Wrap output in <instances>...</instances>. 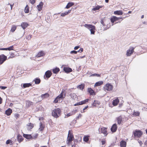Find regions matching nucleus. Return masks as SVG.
I'll return each mask as SVG.
<instances>
[{"label": "nucleus", "mask_w": 147, "mask_h": 147, "mask_svg": "<svg viewBox=\"0 0 147 147\" xmlns=\"http://www.w3.org/2000/svg\"><path fill=\"white\" fill-rule=\"evenodd\" d=\"M35 1L36 0H30V3L33 5L35 3Z\"/></svg>", "instance_id": "49"}, {"label": "nucleus", "mask_w": 147, "mask_h": 147, "mask_svg": "<svg viewBox=\"0 0 147 147\" xmlns=\"http://www.w3.org/2000/svg\"><path fill=\"white\" fill-rule=\"evenodd\" d=\"M144 144L146 146H147V140H146L144 142Z\"/></svg>", "instance_id": "64"}, {"label": "nucleus", "mask_w": 147, "mask_h": 147, "mask_svg": "<svg viewBox=\"0 0 147 147\" xmlns=\"http://www.w3.org/2000/svg\"><path fill=\"white\" fill-rule=\"evenodd\" d=\"M16 27L15 26H13L11 29V31L12 32H13L16 30Z\"/></svg>", "instance_id": "40"}, {"label": "nucleus", "mask_w": 147, "mask_h": 147, "mask_svg": "<svg viewBox=\"0 0 147 147\" xmlns=\"http://www.w3.org/2000/svg\"><path fill=\"white\" fill-rule=\"evenodd\" d=\"M60 71V69L59 68L56 67L55 68H54L52 69V71L53 73L55 74H57Z\"/></svg>", "instance_id": "17"}, {"label": "nucleus", "mask_w": 147, "mask_h": 147, "mask_svg": "<svg viewBox=\"0 0 147 147\" xmlns=\"http://www.w3.org/2000/svg\"><path fill=\"white\" fill-rule=\"evenodd\" d=\"M32 102L29 100L27 101L26 102V105L27 107H29L33 104Z\"/></svg>", "instance_id": "33"}, {"label": "nucleus", "mask_w": 147, "mask_h": 147, "mask_svg": "<svg viewBox=\"0 0 147 147\" xmlns=\"http://www.w3.org/2000/svg\"><path fill=\"white\" fill-rule=\"evenodd\" d=\"M83 49L82 48H81L79 50L77 51V53L79 52L80 51V53H81V52H83Z\"/></svg>", "instance_id": "53"}, {"label": "nucleus", "mask_w": 147, "mask_h": 147, "mask_svg": "<svg viewBox=\"0 0 147 147\" xmlns=\"http://www.w3.org/2000/svg\"><path fill=\"white\" fill-rule=\"evenodd\" d=\"M96 76L97 77H100V75L99 74H92L90 76Z\"/></svg>", "instance_id": "43"}, {"label": "nucleus", "mask_w": 147, "mask_h": 147, "mask_svg": "<svg viewBox=\"0 0 147 147\" xmlns=\"http://www.w3.org/2000/svg\"><path fill=\"white\" fill-rule=\"evenodd\" d=\"M45 126L43 125L42 124L41 122L40 123V128L39 129V130L40 131H42L44 128Z\"/></svg>", "instance_id": "28"}, {"label": "nucleus", "mask_w": 147, "mask_h": 147, "mask_svg": "<svg viewBox=\"0 0 147 147\" xmlns=\"http://www.w3.org/2000/svg\"><path fill=\"white\" fill-rule=\"evenodd\" d=\"M17 139L19 142H22L23 140L22 136L20 134H18L17 136Z\"/></svg>", "instance_id": "27"}, {"label": "nucleus", "mask_w": 147, "mask_h": 147, "mask_svg": "<svg viewBox=\"0 0 147 147\" xmlns=\"http://www.w3.org/2000/svg\"><path fill=\"white\" fill-rule=\"evenodd\" d=\"M23 136L28 139H30L32 138V136L30 134H23Z\"/></svg>", "instance_id": "25"}, {"label": "nucleus", "mask_w": 147, "mask_h": 147, "mask_svg": "<svg viewBox=\"0 0 147 147\" xmlns=\"http://www.w3.org/2000/svg\"><path fill=\"white\" fill-rule=\"evenodd\" d=\"M117 128V127L116 124L115 123L113 125L111 129V131L113 132H115L116 131Z\"/></svg>", "instance_id": "15"}, {"label": "nucleus", "mask_w": 147, "mask_h": 147, "mask_svg": "<svg viewBox=\"0 0 147 147\" xmlns=\"http://www.w3.org/2000/svg\"><path fill=\"white\" fill-rule=\"evenodd\" d=\"M7 88V87L6 86H0V88L3 90L5 89L6 88Z\"/></svg>", "instance_id": "52"}, {"label": "nucleus", "mask_w": 147, "mask_h": 147, "mask_svg": "<svg viewBox=\"0 0 147 147\" xmlns=\"http://www.w3.org/2000/svg\"><path fill=\"white\" fill-rule=\"evenodd\" d=\"M9 53H10V55L8 57V59L12 58L15 57V55L14 53L12 52L11 53L10 52H9Z\"/></svg>", "instance_id": "39"}, {"label": "nucleus", "mask_w": 147, "mask_h": 147, "mask_svg": "<svg viewBox=\"0 0 147 147\" xmlns=\"http://www.w3.org/2000/svg\"><path fill=\"white\" fill-rule=\"evenodd\" d=\"M88 101H89V99H86V100H84L80 102V105H83V104H85L87 102H88Z\"/></svg>", "instance_id": "34"}, {"label": "nucleus", "mask_w": 147, "mask_h": 147, "mask_svg": "<svg viewBox=\"0 0 147 147\" xmlns=\"http://www.w3.org/2000/svg\"><path fill=\"white\" fill-rule=\"evenodd\" d=\"M70 53L71 54H76L77 53V51H75V50L71 51L70 52Z\"/></svg>", "instance_id": "46"}, {"label": "nucleus", "mask_w": 147, "mask_h": 147, "mask_svg": "<svg viewBox=\"0 0 147 147\" xmlns=\"http://www.w3.org/2000/svg\"><path fill=\"white\" fill-rule=\"evenodd\" d=\"M82 116V114H79L78 115V116L76 118V120H77L78 119H79Z\"/></svg>", "instance_id": "50"}, {"label": "nucleus", "mask_w": 147, "mask_h": 147, "mask_svg": "<svg viewBox=\"0 0 147 147\" xmlns=\"http://www.w3.org/2000/svg\"><path fill=\"white\" fill-rule=\"evenodd\" d=\"M70 96L73 99L76 98V95L75 93H73L70 94Z\"/></svg>", "instance_id": "37"}, {"label": "nucleus", "mask_w": 147, "mask_h": 147, "mask_svg": "<svg viewBox=\"0 0 147 147\" xmlns=\"http://www.w3.org/2000/svg\"><path fill=\"white\" fill-rule=\"evenodd\" d=\"M28 127H29L28 128V129H29L30 130L32 129L33 127V124L29 123L28 125Z\"/></svg>", "instance_id": "41"}, {"label": "nucleus", "mask_w": 147, "mask_h": 147, "mask_svg": "<svg viewBox=\"0 0 147 147\" xmlns=\"http://www.w3.org/2000/svg\"><path fill=\"white\" fill-rule=\"evenodd\" d=\"M94 101L95 102V104L96 105H99L100 104V102L98 100H94Z\"/></svg>", "instance_id": "45"}, {"label": "nucleus", "mask_w": 147, "mask_h": 147, "mask_svg": "<svg viewBox=\"0 0 147 147\" xmlns=\"http://www.w3.org/2000/svg\"><path fill=\"white\" fill-rule=\"evenodd\" d=\"M123 13V12L121 10H117L114 12V13L115 15H122Z\"/></svg>", "instance_id": "22"}, {"label": "nucleus", "mask_w": 147, "mask_h": 147, "mask_svg": "<svg viewBox=\"0 0 147 147\" xmlns=\"http://www.w3.org/2000/svg\"><path fill=\"white\" fill-rule=\"evenodd\" d=\"M92 106H93V107H97V106L95 104V102L94 101V102L92 103Z\"/></svg>", "instance_id": "57"}, {"label": "nucleus", "mask_w": 147, "mask_h": 147, "mask_svg": "<svg viewBox=\"0 0 147 147\" xmlns=\"http://www.w3.org/2000/svg\"><path fill=\"white\" fill-rule=\"evenodd\" d=\"M63 70L66 73H69L72 71V69L69 67H64Z\"/></svg>", "instance_id": "10"}, {"label": "nucleus", "mask_w": 147, "mask_h": 147, "mask_svg": "<svg viewBox=\"0 0 147 147\" xmlns=\"http://www.w3.org/2000/svg\"><path fill=\"white\" fill-rule=\"evenodd\" d=\"M24 11L25 13H27L29 12V9L28 5H26L24 9Z\"/></svg>", "instance_id": "38"}, {"label": "nucleus", "mask_w": 147, "mask_h": 147, "mask_svg": "<svg viewBox=\"0 0 147 147\" xmlns=\"http://www.w3.org/2000/svg\"><path fill=\"white\" fill-rule=\"evenodd\" d=\"M88 92L90 94V95H95L96 94L94 90L91 88H88Z\"/></svg>", "instance_id": "16"}, {"label": "nucleus", "mask_w": 147, "mask_h": 147, "mask_svg": "<svg viewBox=\"0 0 147 147\" xmlns=\"http://www.w3.org/2000/svg\"><path fill=\"white\" fill-rule=\"evenodd\" d=\"M45 55V53L43 51H41L39 52L38 54L36 55V58H38L40 57L43 56Z\"/></svg>", "instance_id": "12"}, {"label": "nucleus", "mask_w": 147, "mask_h": 147, "mask_svg": "<svg viewBox=\"0 0 147 147\" xmlns=\"http://www.w3.org/2000/svg\"><path fill=\"white\" fill-rule=\"evenodd\" d=\"M28 25V24L26 22H23L21 24V26L23 29H24Z\"/></svg>", "instance_id": "18"}, {"label": "nucleus", "mask_w": 147, "mask_h": 147, "mask_svg": "<svg viewBox=\"0 0 147 147\" xmlns=\"http://www.w3.org/2000/svg\"><path fill=\"white\" fill-rule=\"evenodd\" d=\"M71 11V10H68V11H66L67 14H68L70 13Z\"/></svg>", "instance_id": "62"}, {"label": "nucleus", "mask_w": 147, "mask_h": 147, "mask_svg": "<svg viewBox=\"0 0 147 147\" xmlns=\"http://www.w3.org/2000/svg\"><path fill=\"white\" fill-rule=\"evenodd\" d=\"M43 3L42 2H40L39 5H38L37 6V8L39 11H41L42 9Z\"/></svg>", "instance_id": "13"}, {"label": "nucleus", "mask_w": 147, "mask_h": 147, "mask_svg": "<svg viewBox=\"0 0 147 147\" xmlns=\"http://www.w3.org/2000/svg\"><path fill=\"white\" fill-rule=\"evenodd\" d=\"M102 144V145H104L105 144V142L104 140H102L101 141Z\"/></svg>", "instance_id": "60"}, {"label": "nucleus", "mask_w": 147, "mask_h": 147, "mask_svg": "<svg viewBox=\"0 0 147 147\" xmlns=\"http://www.w3.org/2000/svg\"><path fill=\"white\" fill-rule=\"evenodd\" d=\"M119 102V100L117 98L113 100V101L112 104L114 106H115L117 105L118 104Z\"/></svg>", "instance_id": "21"}, {"label": "nucleus", "mask_w": 147, "mask_h": 147, "mask_svg": "<svg viewBox=\"0 0 147 147\" xmlns=\"http://www.w3.org/2000/svg\"><path fill=\"white\" fill-rule=\"evenodd\" d=\"M49 96V94L47 93H46L44 94H42L41 96V97L43 99L45 98L48 97Z\"/></svg>", "instance_id": "35"}, {"label": "nucleus", "mask_w": 147, "mask_h": 147, "mask_svg": "<svg viewBox=\"0 0 147 147\" xmlns=\"http://www.w3.org/2000/svg\"><path fill=\"white\" fill-rule=\"evenodd\" d=\"M88 137V136H84L83 138L84 141L86 142H87L89 139Z\"/></svg>", "instance_id": "36"}, {"label": "nucleus", "mask_w": 147, "mask_h": 147, "mask_svg": "<svg viewBox=\"0 0 147 147\" xmlns=\"http://www.w3.org/2000/svg\"><path fill=\"white\" fill-rule=\"evenodd\" d=\"M32 85L30 83H25L23 84V86L24 88H25L26 87H28L30 86H31Z\"/></svg>", "instance_id": "32"}, {"label": "nucleus", "mask_w": 147, "mask_h": 147, "mask_svg": "<svg viewBox=\"0 0 147 147\" xmlns=\"http://www.w3.org/2000/svg\"><path fill=\"white\" fill-rule=\"evenodd\" d=\"M7 59V57L4 54L0 55V64H3Z\"/></svg>", "instance_id": "5"}, {"label": "nucleus", "mask_w": 147, "mask_h": 147, "mask_svg": "<svg viewBox=\"0 0 147 147\" xmlns=\"http://www.w3.org/2000/svg\"><path fill=\"white\" fill-rule=\"evenodd\" d=\"M103 83V82L102 81H99L96 82L94 85V87H95L100 86Z\"/></svg>", "instance_id": "23"}, {"label": "nucleus", "mask_w": 147, "mask_h": 147, "mask_svg": "<svg viewBox=\"0 0 147 147\" xmlns=\"http://www.w3.org/2000/svg\"><path fill=\"white\" fill-rule=\"evenodd\" d=\"M32 35H28L26 37V38L28 40H30L31 38Z\"/></svg>", "instance_id": "48"}, {"label": "nucleus", "mask_w": 147, "mask_h": 147, "mask_svg": "<svg viewBox=\"0 0 147 147\" xmlns=\"http://www.w3.org/2000/svg\"><path fill=\"white\" fill-rule=\"evenodd\" d=\"M113 86L110 84H107L104 87L105 90H107V91H111L113 89Z\"/></svg>", "instance_id": "7"}, {"label": "nucleus", "mask_w": 147, "mask_h": 147, "mask_svg": "<svg viewBox=\"0 0 147 147\" xmlns=\"http://www.w3.org/2000/svg\"><path fill=\"white\" fill-rule=\"evenodd\" d=\"M52 74L50 70H48L45 73V75L46 78L48 79L52 75Z\"/></svg>", "instance_id": "11"}, {"label": "nucleus", "mask_w": 147, "mask_h": 147, "mask_svg": "<svg viewBox=\"0 0 147 147\" xmlns=\"http://www.w3.org/2000/svg\"><path fill=\"white\" fill-rule=\"evenodd\" d=\"M60 113L61 110L59 108H57L53 110L52 115L53 116L57 118L60 115Z\"/></svg>", "instance_id": "3"}, {"label": "nucleus", "mask_w": 147, "mask_h": 147, "mask_svg": "<svg viewBox=\"0 0 147 147\" xmlns=\"http://www.w3.org/2000/svg\"><path fill=\"white\" fill-rule=\"evenodd\" d=\"M120 146L121 147H126V142L124 140H122L120 142Z\"/></svg>", "instance_id": "20"}, {"label": "nucleus", "mask_w": 147, "mask_h": 147, "mask_svg": "<svg viewBox=\"0 0 147 147\" xmlns=\"http://www.w3.org/2000/svg\"><path fill=\"white\" fill-rule=\"evenodd\" d=\"M88 107V106H87L84 107V108L83 109V111H84L85 109H86Z\"/></svg>", "instance_id": "61"}, {"label": "nucleus", "mask_w": 147, "mask_h": 147, "mask_svg": "<svg viewBox=\"0 0 147 147\" xmlns=\"http://www.w3.org/2000/svg\"><path fill=\"white\" fill-rule=\"evenodd\" d=\"M84 84H81L77 86V88H79L82 90H83L84 87Z\"/></svg>", "instance_id": "29"}, {"label": "nucleus", "mask_w": 147, "mask_h": 147, "mask_svg": "<svg viewBox=\"0 0 147 147\" xmlns=\"http://www.w3.org/2000/svg\"><path fill=\"white\" fill-rule=\"evenodd\" d=\"M134 115L139 116L140 115V113L138 112H134L133 114Z\"/></svg>", "instance_id": "44"}, {"label": "nucleus", "mask_w": 147, "mask_h": 147, "mask_svg": "<svg viewBox=\"0 0 147 147\" xmlns=\"http://www.w3.org/2000/svg\"><path fill=\"white\" fill-rule=\"evenodd\" d=\"M84 26L89 29L90 31L91 34H94L95 32V27L92 24H85Z\"/></svg>", "instance_id": "2"}, {"label": "nucleus", "mask_w": 147, "mask_h": 147, "mask_svg": "<svg viewBox=\"0 0 147 147\" xmlns=\"http://www.w3.org/2000/svg\"><path fill=\"white\" fill-rule=\"evenodd\" d=\"M98 133H103L104 134H106L105 136H106L107 135V128L104 127L100 128L98 129Z\"/></svg>", "instance_id": "6"}, {"label": "nucleus", "mask_w": 147, "mask_h": 147, "mask_svg": "<svg viewBox=\"0 0 147 147\" xmlns=\"http://www.w3.org/2000/svg\"><path fill=\"white\" fill-rule=\"evenodd\" d=\"M135 48L132 47H130L129 50H127V55L128 56H130L133 53L134 51V49Z\"/></svg>", "instance_id": "8"}, {"label": "nucleus", "mask_w": 147, "mask_h": 147, "mask_svg": "<svg viewBox=\"0 0 147 147\" xmlns=\"http://www.w3.org/2000/svg\"><path fill=\"white\" fill-rule=\"evenodd\" d=\"M11 140H7V141L6 142V143L7 144H9L10 142H11Z\"/></svg>", "instance_id": "51"}, {"label": "nucleus", "mask_w": 147, "mask_h": 147, "mask_svg": "<svg viewBox=\"0 0 147 147\" xmlns=\"http://www.w3.org/2000/svg\"><path fill=\"white\" fill-rule=\"evenodd\" d=\"M100 22L101 24H102L103 26H105L104 23V22L103 21V20H101L100 21Z\"/></svg>", "instance_id": "59"}, {"label": "nucleus", "mask_w": 147, "mask_h": 147, "mask_svg": "<svg viewBox=\"0 0 147 147\" xmlns=\"http://www.w3.org/2000/svg\"><path fill=\"white\" fill-rule=\"evenodd\" d=\"M13 46H11L9 47L6 48V50L10 51L11 50H13Z\"/></svg>", "instance_id": "42"}, {"label": "nucleus", "mask_w": 147, "mask_h": 147, "mask_svg": "<svg viewBox=\"0 0 147 147\" xmlns=\"http://www.w3.org/2000/svg\"><path fill=\"white\" fill-rule=\"evenodd\" d=\"M119 18H117L115 16H113L111 18L110 20L112 23H114V22L119 20Z\"/></svg>", "instance_id": "14"}, {"label": "nucleus", "mask_w": 147, "mask_h": 147, "mask_svg": "<svg viewBox=\"0 0 147 147\" xmlns=\"http://www.w3.org/2000/svg\"><path fill=\"white\" fill-rule=\"evenodd\" d=\"M74 3L72 2H69L67 5L66 6V7H65V8L66 9H69V8L73 6L74 5Z\"/></svg>", "instance_id": "24"}, {"label": "nucleus", "mask_w": 147, "mask_h": 147, "mask_svg": "<svg viewBox=\"0 0 147 147\" xmlns=\"http://www.w3.org/2000/svg\"><path fill=\"white\" fill-rule=\"evenodd\" d=\"M19 116L20 115L18 114L17 113L15 115V117L16 118V119H17L18 118Z\"/></svg>", "instance_id": "54"}, {"label": "nucleus", "mask_w": 147, "mask_h": 147, "mask_svg": "<svg viewBox=\"0 0 147 147\" xmlns=\"http://www.w3.org/2000/svg\"><path fill=\"white\" fill-rule=\"evenodd\" d=\"M73 114V112H72V113H68L67 114V117H69V116H71Z\"/></svg>", "instance_id": "55"}, {"label": "nucleus", "mask_w": 147, "mask_h": 147, "mask_svg": "<svg viewBox=\"0 0 147 147\" xmlns=\"http://www.w3.org/2000/svg\"><path fill=\"white\" fill-rule=\"evenodd\" d=\"M134 136L135 137L140 138L142 135L143 133L140 130H136L133 133Z\"/></svg>", "instance_id": "4"}, {"label": "nucleus", "mask_w": 147, "mask_h": 147, "mask_svg": "<svg viewBox=\"0 0 147 147\" xmlns=\"http://www.w3.org/2000/svg\"><path fill=\"white\" fill-rule=\"evenodd\" d=\"M33 81L35 82V84H37L40 83L41 80L40 78H36Z\"/></svg>", "instance_id": "26"}, {"label": "nucleus", "mask_w": 147, "mask_h": 147, "mask_svg": "<svg viewBox=\"0 0 147 147\" xmlns=\"http://www.w3.org/2000/svg\"><path fill=\"white\" fill-rule=\"evenodd\" d=\"M79 48H80V46H76L74 47V49L75 50H77Z\"/></svg>", "instance_id": "56"}, {"label": "nucleus", "mask_w": 147, "mask_h": 147, "mask_svg": "<svg viewBox=\"0 0 147 147\" xmlns=\"http://www.w3.org/2000/svg\"><path fill=\"white\" fill-rule=\"evenodd\" d=\"M0 50H6V48H0Z\"/></svg>", "instance_id": "63"}, {"label": "nucleus", "mask_w": 147, "mask_h": 147, "mask_svg": "<svg viewBox=\"0 0 147 147\" xmlns=\"http://www.w3.org/2000/svg\"><path fill=\"white\" fill-rule=\"evenodd\" d=\"M67 15V14L66 13V12H65L63 13H61V16L64 17Z\"/></svg>", "instance_id": "47"}, {"label": "nucleus", "mask_w": 147, "mask_h": 147, "mask_svg": "<svg viewBox=\"0 0 147 147\" xmlns=\"http://www.w3.org/2000/svg\"><path fill=\"white\" fill-rule=\"evenodd\" d=\"M122 120V117H121L120 116L118 117L117 118V121L118 124L119 125L121 123Z\"/></svg>", "instance_id": "31"}, {"label": "nucleus", "mask_w": 147, "mask_h": 147, "mask_svg": "<svg viewBox=\"0 0 147 147\" xmlns=\"http://www.w3.org/2000/svg\"><path fill=\"white\" fill-rule=\"evenodd\" d=\"M63 92H61L60 94H59L56 98L53 101L54 103H56L58 102L59 99H62L64 98L63 96Z\"/></svg>", "instance_id": "9"}, {"label": "nucleus", "mask_w": 147, "mask_h": 147, "mask_svg": "<svg viewBox=\"0 0 147 147\" xmlns=\"http://www.w3.org/2000/svg\"><path fill=\"white\" fill-rule=\"evenodd\" d=\"M74 135L70 130H69L68 131V136L67 138V144L69 146L70 143L72 141L74 140Z\"/></svg>", "instance_id": "1"}, {"label": "nucleus", "mask_w": 147, "mask_h": 147, "mask_svg": "<svg viewBox=\"0 0 147 147\" xmlns=\"http://www.w3.org/2000/svg\"><path fill=\"white\" fill-rule=\"evenodd\" d=\"M12 113V110L10 108H9L5 111V114L7 115H9Z\"/></svg>", "instance_id": "19"}, {"label": "nucleus", "mask_w": 147, "mask_h": 147, "mask_svg": "<svg viewBox=\"0 0 147 147\" xmlns=\"http://www.w3.org/2000/svg\"><path fill=\"white\" fill-rule=\"evenodd\" d=\"M79 105H81L80 102H77L76 104H74V106H75Z\"/></svg>", "instance_id": "58"}, {"label": "nucleus", "mask_w": 147, "mask_h": 147, "mask_svg": "<svg viewBox=\"0 0 147 147\" xmlns=\"http://www.w3.org/2000/svg\"><path fill=\"white\" fill-rule=\"evenodd\" d=\"M102 7V6H100L99 5H97L95 7L93 8L92 9V10L94 11H96L99 10L100 8Z\"/></svg>", "instance_id": "30"}]
</instances>
